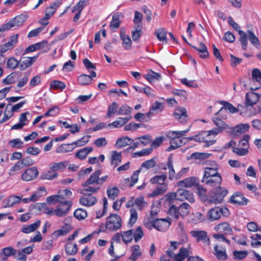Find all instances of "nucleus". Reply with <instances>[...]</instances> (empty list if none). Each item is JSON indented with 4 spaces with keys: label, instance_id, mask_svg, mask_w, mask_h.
Masks as SVG:
<instances>
[{
    "label": "nucleus",
    "instance_id": "obj_53",
    "mask_svg": "<svg viewBox=\"0 0 261 261\" xmlns=\"http://www.w3.org/2000/svg\"><path fill=\"white\" fill-rule=\"evenodd\" d=\"M91 185H92L82 186L83 188L81 190L80 193L82 194H87V192H89L91 194L92 193H96L99 190V187L92 186Z\"/></svg>",
    "mask_w": 261,
    "mask_h": 261
},
{
    "label": "nucleus",
    "instance_id": "obj_22",
    "mask_svg": "<svg viewBox=\"0 0 261 261\" xmlns=\"http://www.w3.org/2000/svg\"><path fill=\"white\" fill-rule=\"evenodd\" d=\"M101 170L98 169L95 171L85 182L83 183L82 186L99 185V177L101 174Z\"/></svg>",
    "mask_w": 261,
    "mask_h": 261
},
{
    "label": "nucleus",
    "instance_id": "obj_59",
    "mask_svg": "<svg viewBox=\"0 0 261 261\" xmlns=\"http://www.w3.org/2000/svg\"><path fill=\"white\" fill-rule=\"evenodd\" d=\"M118 105L116 102L114 101L109 105L107 117L108 118L111 117L113 115L117 112Z\"/></svg>",
    "mask_w": 261,
    "mask_h": 261
},
{
    "label": "nucleus",
    "instance_id": "obj_13",
    "mask_svg": "<svg viewBox=\"0 0 261 261\" xmlns=\"http://www.w3.org/2000/svg\"><path fill=\"white\" fill-rule=\"evenodd\" d=\"M249 200L240 192H237L230 198V202L237 205H245Z\"/></svg>",
    "mask_w": 261,
    "mask_h": 261
},
{
    "label": "nucleus",
    "instance_id": "obj_18",
    "mask_svg": "<svg viewBox=\"0 0 261 261\" xmlns=\"http://www.w3.org/2000/svg\"><path fill=\"white\" fill-rule=\"evenodd\" d=\"M81 197L79 202L81 204L85 206H91L96 203V198L91 194H85Z\"/></svg>",
    "mask_w": 261,
    "mask_h": 261
},
{
    "label": "nucleus",
    "instance_id": "obj_28",
    "mask_svg": "<svg viewBox=\"0 0 261 261\" xmlns=\"http://www.w3.org/2000/svg\"><path fill=\"white\" fill-rule=\"evenodd\" d=\"M195 50L198 51L200 58L202 59H206L209 57V53L205 44L202 42H200L198 47L192 46Z\"/></svg>",
    "mask_w": 261,
    "mask_h": 261
},
{
    "label": "nucleus",
    "instance_id": "obj_37",
    "mask_svg": "<svg viewBox=\"0 0 261 261\" xmlns=\"http://www.w3.org/2000/svg\"><path fill=\"white\" fill-rule=\"evenodd\" d=\"M188 256V250L187 248L182 247L180 248L177 254H174V256L170 258H173L176 261H182Z\"/></svg>",
    "mask_w": 261,
    "mask_h": 261
},
{
    "label": "nucleus",
    "instance_id": "obj_48",
    "mask_svg": "<svg viewBox=\"0 0 261 261\" xmlns=\"http://www.w3.org/2000/svg\"><path fill=\"white\" fill-rule=\"evenodd\" d=\"M132 253L129 259L133 261H135L142 254L140 246L138 245H134L132 247Z\"/></svg>",
    "mask_w": 261,
    "mask_h": 261
},
{
    "label": "nucleus",
    "instance_id": "obj_35",
    "mask_svg": "<svg viewBox=\"0 0 261 261\" xmlns=\"http://www.w3.org/2000/svg\"><path fill=\"white\" fill-rule=\"evenodd\" d=\"M120 37L122 40V46L126 50L130 49L132 43L130 37L128 35H125L124 31H120Z\"/></svg>",
    "mask_w": 261,
    "mask_h": 261
},
{
    "label": "nucleus",
    "instance_id": "obj_39",
    "mask_svg": "<svg viewBox=\"0 0 261 261\" xmlns=\"http://www.w3.org/2000/svg\"><path fill=\"white\" fill-rule=\"evenodd\" d=\"M112 165L114 167L118 166L121 162V153L117 151H113L111 158Z\"/></svg>",
    "mask_w": 261,
    "mask_h": 261
},
{
    "label": "nucleus",
    "instance_id": "obj_5",
    "mask_svg": "<svg viewBox=\"0 0 261 261\" xmlns=\"http://www.w3.org/2000/svg\"><path fill=\"white\" fill-rule=\"evenodd\" d=\"M214 195L208 197L207 201L208 203L218 204L222 202L224 197L228 194V190L224 188L218 187Z\"/></svg>",
    "mask_w": 261,
    "mask_h": 261
},
{
    "label": "nucleus",
    "instance_id": "obj_41",
    "mask_svg": "<svg viewBox=\"0 0 261 261\" xmlns=\"http://www.w3.org/2000/svg\"><path fill=\"white\" fill-rule=\"evenodd\" d=\"M93 151L92 147H85L80 149L75 154V156L80 160H83L85 159L88 154Z\"/></svg>",
    "mask_w": 261,
    "mask_h": 261
},
{
    "label": "nucleus",
    "instance_id": "obj_8",
    "mask_svg": "<svg viewBox=\"0 0 261 261\" xmlns=\"http://www.w3.org/2000/svg\"><path fill=\"white\" fill-rule=\"evenodd\" d=\"M212 136L208 131H204L200 133L198 135L194 136V141L198 142H205V146L208 147L213 145L216 140L211 139Z\"/></svg>",
    "mask_w": 261,
    "mask_h": 261
},
{
    "label": "nucleus",
    "instance_id": "obj_36",
    "mask_svg": "<svg viewBox=\"0 0 261 261\" xmlns=\"http://www.w3.org/2000/svg\"><path fill=\"white\" fill-rule=\"evenodd\" d=\"M163 105L158 101H155L150 108L149 111L146 115L150 117L154 114V112H160L163 109Z\"/></svg>",
    "mask_w": 261,
    "mask_h": 261
},
{
    "label": "nucleus",
    "instance_id": "obj_21",
    "mask_svg": "<svg viewBox=\"0 0 261 261\" xmlns=\"http://www.w3.org/2000/svg\"><path fill=\"white\" fill-rule=\"evenodd\" d=\"M214 229L220 233H224L226 235H230L232 233V230L230 225L227 222H223L216 225Z\"/></svg>",
    "mask_w": 261,
    "mask_h": 261
},
{
    "label": "nucleus",
    "instance_id": "obj_32",
    "mask_svg": "<svg viewBox=\"0 0 261 261\" xmlns=\"http://www.w3.org/2000/svg\"><path fill=\"white\" fill-rule=\"evenodd\" d=\"M41 221L39 220H37L34 223L27 226H23L21 228V232L24 233H30L35 231L40 226Z\"/></svg>",
    "mask_w": 261,
    "mask_h": 261
},
{
    "label": "nucleus",
    "instance_id": "obj_60",
    "mask_svg": "<svg viewBox=\"0 0 261 261\" xmlns=\"http://www.w3.org/2000/svg\"><path fill=\"white\" fill-rule=\"evenodd\" d=\"M133 236L135 242L139 241L144 236L141 227L138 226L135 229H133Z\"/></svg>",
    "mask_w": 261,
    "mask_h": 261
},
{
    "label": "nucleus",
    "instance_id": "obj_2",
    "mask_svg": "<svg viewBox=\"0 0 261 261\" xmlns=\"http://www.w3.org/2000/svg\"><path fill=\"white\" fill-rule=\"evenodd\" d=\"M167 178V175L163 174L160 175H155L150 179V182L152 184H158V186L152 192L151 194L152 196H156L166 192L168 184L165 182V181Z\"/></svg>",
    "mask_w": 261,
    "mask_h": 261
},
{
    "label": "nucleus",
    "instance_id": "obj_30",
    "mask_svg": "<svg viewBox=\"0 0 261 261\" xmlns=\"http://www.w3.org/2000/svg\"><path fill=\"white\" fill-rule=\"evenodd\" d=\"M178 184L181 186L187 188L198 186V180L194 177L185 178L184 180L179 181Z\"/></svg>",
    "mask_w": 261,
    "mask_h": 261
},
{
    "label": "nucleus",
    "instance_id": "obj_43",
    "mask_svg": "<svg viewBox=\"0 0 261 261\" xmlns=\"http://www.w3.org/2000/svg\"><path fill=\"white\" fill-rule=\"evenodd\" d=\"M252 79L257 83L258 86L256 87H250L252 91H254L258 89L260 87V81L261 80V71L257 68L254 69L252 71Z\"/></svg>",
    "mask_w": 261,
    "mask_h": 261
},
{
    "label": "nucleus",
    "instance_id": "obj_9",
    "mask_svg": "<svg viewBox=\"0 0 261 261\" xmlns=\"http://www.w3.org/2000/svg\"><path fill=\"white\" fill-rule=\"evenodd\" d=\"M61 4V2L59 1H56L54 3L51 4L49 6L46 8L45 10V16L43 18L39 20V22L41 24L44 25V26L48 24V22L46 21V22L44 23L43 22V20H48L54 14V13L56 12L57 8L59 7V6Z\"/></svg>",
    "mask_w": 261,
    "mask_h": 261
},
{
    "label": "nucleus",
    "instance_id": "obj_7",
    "mask_svg": "<svg viewBox=\"0 0 261 261\" xmlns=\"http://www.w3.org/2000/svg\"><path fill=\"white\" fill-rule=\"evenodd\" d=\"M212 120L215 125L217 126L209 130L210 133H211L213 136L215 137L218 134L221 133L225 129L227 131L228 130L229 126L224 121L215 117L212 118Z\"/></svg>",
    "mask_w": 261,
    "mask_h": 261
},
{
    "label": "nucleus",
    "instance_id": "obj_42",
    "mask_svg": "<svg viewBox=\"0 0 261 261\" xmlns=\"http://www.w3.org/2000/svg\"><path fill=\"white\" fill-rule=\"evenodd\" d=\"M64 248L65 252L68 255H74L78 250L77 245L72 243H66Z\"/></svg>",
    "mask_w": 261,
    "mask_h": 261
},
{
    "label": "nucleus",
    "instance_id": "obj_61",
    "mask_svg": "<svg viewBox=\"0 0 261 261\" xmlns=\"http://www.w3.org/2000/svg\"><path fill=\"white\" fill-rule=\"evenodd\" d=\"M129 212L130 218L128 221V224L132 227L137 221L138 215L136 210L134 208H131Z\"/></svg>",
    "mask_w": 261,
    "mask_h": 261
},
{
    "label": "nucleus",
    "instance_id": "obj_55",
    "mask_svg": "<svg viewBox=\"0 0 261 261\" xmlns=\"http://www.w3.org/2000/svg\"><path fill=\"white\" fill-rule=\"evenodd\" d=\"M135 30L132 32V36L134 41L139 40L142 34V27L136 24L134 26Z\"/></svg>",
    "mask_w": 261,
    "mask_h": 261
},
{
    "label": "nucleus",
    "instance_id": "obj_14",
    "mask_svg": "<svg viewBox=\"0 0 261 261\" xmlns=\"http://www.w3.org/2000/svg\"><path fill=\"white\" fill-rule=\"evenodd\" d=\"M201 182L211 187H219L222 182V177L218 176H214L212 177H203Z\"/></svg>",
    "mask_w": 261,
    "mask_h": 261
},
{
    "label": "nucleus",
    "instance_id": "obj_25",
    "mask_svg": "<svg viewBox=\"0 0 261 261\" xmlns=\"http://www.w3.org/2000/svg\"><path fill=\"white\" fill-rule=\"evenodd\" d=\"M173 115L180 122L184 123L187 117V111L185 108L178 107L175 109Z\"/></svg>",
    "mask_w": 261,
    "mask_h": 261
},
{
    "label": "nucleus",
    "instance_id": "obj_27",
    "mask_svg": "<svg viewBox=\"0 0 261 261\" xmlns=\"http://www.w3.org/2000/svg\"><path fill=\"white\" fill-rule=\"evenodd\" d=\"M218 169L217 165L213 162L212 167H206L204 169V173L203 177H213L214 176H221L220 174L217 172Z\"/></svg>",
    "mask_w": 261,
    "mask_h": 261
},
{
    "label": "nucleus",
    "instance_id": "obj_19",
    "mask_svg": "<svg viewBox=\"0 0 261 261\" xmlns=\"http://www.w3.org/2000/svg\"><path fill=\"white\" fill-rule=\"evenodd\" d=\"M90 75L82 74L77 77L78 83L82 86L89 85L92 83V78L96 76V73L94 71L90 72Z\"/></svg>",
    "mask_w": 261,
    "mask_h": 261
},
{
    "label": "nucleus",
    "instance_id": "obj_20",
    "mask_svg": "<svg viewBox=\"0 0 261 261\" xmlns=\"http://www.w3.org/2000/svg\"><path fill=\"white\" fill-rule=\"evenodd\" d=\"M38 56L33 57H22L19 61V68L21 70H25L31 66L33 63L36 60Z\"/></svg>",
    "mask_w": 261,
    "mask_h": 261
},
{
    "label": "nucleus",
    "instance_id": "obj_47",
    "mask_svg": "<svg viewBox=\"0 0 261 261\" xmlns=\"http://www.w3.org/2000/svg\"><path fill=\"white\" fill-rule=\"evenodd\" d=\"M120 190L117 187H108L107 193L109 199L114 200L118 195Z\"/></svg>",
    "mask_w": 261,
    "mask_h": 261
},
{
    "label": "nucleus",
    "instance_id": "obj_24",
    "mask_svg": "<svg viewBox=\"0 0 261 261\" xmlns=\"http://www.w3.org/2000/svg\"><path fill=\"white\" fill-rule=\"evenodd\" d=\"M24 22L23 17L21 15H18L14 18L11 19L8 22L6 23V25L8 29L10 30L11 28L18 27L21 25Z\"/></svg>",
    "mask_w": 261,
    "mask_h": 261
},
{
    "label": "nucleus",
    "instance_id": "obj_31",
    "mask_svg": "<svg viewBox=\"0 0 261 261\" xmlns=\"http://www.w3.org/2000/svg\"><path fill=\"white\" fill-rule=\"evenodd\" d=\"M133 142V140L128 137L124 136L117 139L115 145L117 148H121L126 146L130 145Z\"/></svg>",
    "mask_w": 261,
    "mask_h": 261
},
{
    "label": "nucleus",
    "instance_id": "obj_58",
    "mask_svg": "<svg viewBox=\"0 0 261 261\" xmlns=\"http://www.w3.org/2000/svg\"><path fill=\"white\" fill-rule=\"evenodd\" d=\"M210 155V154L207 153L194 152L192 153L190 156L188 157L187 159L203 160L208 158Z\"/></svg>",
    "mask_w": 261,
    "mask_h": 261
},
{
    "label": "nucleus",
    "instance_id": "obj_16",
    "mask_svg": "<svg viewBox=\"0 0 261 261\" xmlns=\"http://www.w3.org/2000/svg\"><path fill=\"white\" fill-rule=\"evenodd\" d=\"M220 103L222 104L224 107H222L218 112L215 114L216 116L218 115V114L221 112L223 111V110H228L232 113H234L237 112H240V114L242 115L243 113L242 109H245V107L240 105H239L237 108H236L230 103L225 101H221Z\"/></svg>",
    "mask_w": 261,
    "mask_h": 261
},
{
    "label": "nucleus",
    "instance_id": "obj_11",
    "mask_svg": "<svg viewBox=\"0 0 261 261\" xmlns=\"http://www.w3.org/2000/svg\"><path fill=\"white\" fill-rule=\"evenodd\" d=\"M39 174V171L36 167L29 168L25 170L21 175V179L26 181H29L36 178Z\"/></svg>",
    "mask_w": 261,
    "mask_h": 261
},
{
    "label": "nucleus",
    "instance_id": "obj_51",
    "mask_svg": "<svg viewBox=\"0 0 261 261\" xmlns=\"http://www.w3.org/2000/svg\"><path fill=\"white\" fill-rule=\"evenodd\" d=\"M135 205L137 209L139 211H142L147 206V203L145 202L144 197H139L135 199Z\"/></svg>",
    "mask_w": 261,
    "mask_h": 261
},
{
    "label": "nucleus",
    "instance_id": "obj_6",
    "mask_svg": "<svg viewBox=\"0 0 261 261\" xmlns=\"http://www.w3.org/2000/svg\"><path fill=\"white\" fill-rule=\"evenodd\" d=\"M72 202L70 200H67L65 198L58 204L56 207V216L59 217H63L67 215L69 212Z\"/></svg>",
    "mask_w": 261,
    "mask_h": 261
},
{
    "label": "nucleus",
    "instance_id": "obj_49",
    "mask_svg": "<svg viewBox=\"0 0 261 261\" xmlns=\"http://www.w3.org/2000/svg\"><path fill=\"white\" fill-rule=\"evenodd\" d=\"M66 166L65 162L54 163L50 165L49 169L57 173V171L64 170Z\"/></svg>",
    "mask_w": 261,
    "mask_h": 261
},
{
    "label": "nucleus",
    "instance_id": "obj_23",
    "mask_svg": "<svg viewBox=\"0 0 261 261\" xmlns=\"http://www.w3.org/2000/svg\"><path fill=\"white\" fill-rule=\"evenodd\" d=\"M259 95L252 91L247 93L245 96L246 106H252L259 100Z\"/></svg>",
    "mask_w": 261,
    "mask_h": 261
},
{
    "label": "nucleus",
    "instance_id": "obj_40",
    "mask_svg": "<svg viewBox=\"0 0 261 261\" xmlns=\"http://www.w3.org/2000/svg\"><path fill=\"white\" fill-rule=\"evenodd\" d=\"M75 146L73 142L70 144H62L58 146L56 149L57 153H65L72 151Z\"/></svg>",
    "mask_w": 261,
    "mask_h": 261
},
{
    "label": "nucleus",
    "instance_id": "obj_50",
    "mask_svg": "<svg viewBox=\"0 0 261 261\" xmlns=\"http://www.w3.org/2000/svg\"><path fill=\"white\" fill-rule=\"evenodd\" d=\"M121 232L122 235V241L125 244H127L132 241L133 239V229H130Z\"/></svg>",
    "mask_w": 261,
    "mask_h": 261
},
{
    "label": "nucleus",
    "instance_id": "obj_54",
    "mask_svg": "<svg viewBox=\"0 0 261 261\" xmlns=\"http://www.w3.org/2000/svg\"><path fill=\"white\" fill-rule=\"evenodd\" d=\"M146 79L150 83H152L155 80L160 81L162 79L161 75L159 73L151 70V73L146 74L145 75Z\"/></svg>",
    "mask_w": 261,
    "mask_h": 261
},
{
    "label": "nucleus",
    "instance_id": "obj_33",
    "mask_svg": "<svg viewBox=\"0 0 261 261\" xmlns=\"http://www.w3.org/2000/svg\"><path fill=\"white\" fill-rule=\"evenodd\" d=\"M72 227L69 224H65L61 229L57 230L53 232V235L58 238L61 236L66 235L70 230L72 229Z\"/></svg>",
    "mask_w": 261,
    "mask_h": 261
},
{
    "label": "nucleus",
    "instance_id": "obj_63",
    "mask_svg": "<svg viewBox=\"0 0 261 261\" xmlns=\"http://www.w3.org/2000/svg\"><path fill=\"white\" fill-rule=\"evenodd\" d=\"M7 67L11 69H15L17 67H19V61L17 60L15 58L11 57L7 61Z\"/></svg>",
    "mask_w": 261,
    "mask_h": 261
},
{
    "label": "nucleus",
    "instance_id": "obj_26",
    "mask_svg": "<svg viewBox=\"0 0 261 261\" xmlns=\"http://www.w3.org/2000/svg\"><path fill=\"white\" fill-rule=\"evenodd\" d=\"M21 199V197L15 195H11L8 197L4 202V207H12L16 204L18 203Z\"/></svg>",
    "mask_w": 261,
    "mask_h": 261
},
{
    "label": "nucleus",
    "instance_id": "obj_57",
    "mask_svg": "<svg viewBox=\"0 0 261 261\" xmlns=\"http://www.w3.org/2000/svg\"><path fill=\"white\" fill-rule=\"evenodd\" d=\"M58 175V173H55L54 171L50 169L47 171L43 173L41 175V178L42 179L52 180L56 178Z\"/></svg>",
    "mask_w": 261,
    "mask_h": 261
},
{
    "label": "nucleus",
    "instance_id": "obj_56",
    "mask_svg": "<svg viewBox=\"0 0 261 261\" xmlns=\"http://www.w3.org/2000/svg\"><path fill=\"white\" fill-rule=\"evenodd\" d=\"M249 41L256 47H258L259 45V41L258 38L255 35L253 32L248 30L247 32Z\"/></svg>",
    "mask_w": 261,
    "mask_h": 261
},
{
    "label": "nucleus",
    "instance_id": "obj_1",
    "mask_svg": "<svg viewBox=\"0 0 261 261\" xmlns=\"http://www.w3.org/2000/svg\"><path fill=\"white\" fill-rule=\"evenodd\" d=\"M190 130V128L182 131H170L168 136L170 138V146L168 148V151H170L181 146L186 143L185 139L182 138Z\"/></svg>",
    "mask_w": 261,
    "mask_h": 261
},
{
    "label": "nucleus",
    "instance_id": "obj_64",
    "mask_svg": "<svg viewBox=\"0 0 261 261\" xmlns=\"http://www.w3.org/2000/svg\"><path fill=\"white\" fill-rule=\"evenodd\" d=\"M74 216L78 220H83L87 217V213L83 208H78L74 211Z\"/></svg>",
    "mask_w": 261,
    "mask_h": 261
},
{
    "label": "nucleus",
    "instance_id": "obj_46",
    "mask_svg": "<svg viewBox=\"0 0 261 261\" xmlns=\"http://www.w3.org/2000/svg\"><path fill=\"white\" fill-rule=\"evenodd\" d=\"M15 253V250L12 247H8L2 249L0 253L1 256L3 259H5L7 257L14 255Z\"/></svg>",
    "mask_w": 261,
    "mask_h": 261
},
{
    "label": "nucleus",
    "instance_id": "obj_52",
    "mask_svg": "<svg viewBox=\"0 0 261 261\" xmlns=\"http://www.w3.org/2000/svg\"><path fill=\"white\" fill-rule=\"evenodd\" d=\"M170 245L168 250L166 251V254L168 257H171L174 256L175 253L173 251L177 249L180 243L176 241H170Z\"/></svg>",
    "mask_w": 261,
    "mask_h": 261
},
{
    "label": "nucleus",
    "instance_id": "obj_29",
    "mask_svg": "<svg viewBox=\"0 0 261 261\" xmlns=\"http://www.w3.org/2000/svg\"><path fill=\"white\" fill-rule=\"evenodd\" d=\"M131 119V116L126 117L125 118L118 117L115 121L108 124V126L113 127L114 128H119L123 126L127 123Z\"/></svg>",
    "mask_w": 261,
    "mask_h": 261
},
{
    "label": "nucleus",
    "instance_id": "obj_45",
    "mask_svg": "<svg viewBox=\"0 0 261 261\" xmlns=\"http://www.w3.org/2000/svg\"><path fill=\"white\" fill-rule=\"evenodd\" d=\"M154 35L157 38L163 43H167V32L163 28H160L158 29L154 33Z\"/></svg>",
    "mask_w": 261,
    "mask_h": 261
},
{
    "label": "nucleus",
    "instance_id": "obj_12",
    "mask_svg": "<svg viewBox=\"0 0 261 261\" xmlns=\"http://www.w3.org/2000/svg\"><path fill=\"white\" fill-rule=\"evenodd\" d=\"M249 128V124L247 123H241L234 127L229 126L228 130H227V133L230 134L232 136H238L247 132Z\"/></svg>",
    "mask_w": 261,
    "mask_h": 261
},
{
    "label": "nucleus",
    "instance_id": "obj_15",
    "mask_svg": "<svg viewBox=\"0 0 261 261\" xmlns=\"http://www.w3.org/2000/svg\"><path fill=\"white\" fill-rule=\"evenodd\" d=\"M176 194L177 195V200L182 201L187 200L191 203H194L195 202L193 194L188 190L179 189L176 192Z\"/></svg>",
    "mask_w": 261,
    "mask_h": 261
},
{
    "label": "nucleus",
    "instance_id": "obj_34",
    "mask_svg": "<svg viewBox=\"0 0 261 261\" xmlns=\"http://www.w3.org/2000/svg\"><path fill=\"white\" fill-rule=\"evenodd\" d=\"M177 208L180 217L183 219L190 213L191 206L190 204L187 202L182 203L177 207Z\"/></svg>",
    "mask_w": 261,
    "mask_h": 261
},
{
    "label": "nucleus",
    "instance_id": "obj_38",
    "mask_svg": "<svg viewBox=\"0 0 261 261\" xmlns=\"http://www.w3.org/2000/svg\"><path fill=\"white\" fill-rule=\"evenodd\" d=\"M167 166L169 169V179L170 180H174L176 173L173 165V160L172 155H170L168 158Z\"/></svg>",
    "mask_w": 261,
    "mask_h": 261
},
{
    "label": "nucleus",
    "instance_id": "obj_10",
    "mask_svg": "<svg viewBox=\"0 0 261 261\" xmlns=\"http://www.w3.org/2000/svg\"><path fill=\"white\" fill-rule=\"evenodd\" d=\"M190 234L197 242L201 241L206 245L210 244V239L205 231L195 230L191 231Z\"/></svg>",
    "mask_w": 261,
    "mask_h": 261
},
{
    "label": "nucleus",
    "instance_id": "obj_62",
    "mask_svg": "<svg viewBox=\"0 0 261 261\" xmlns=\"http://www.w3.org/2000/svg\"><path fill=\"white\" fill-rule=\"evenodd\" d=\"M120 20L119 16L117 14H114L112 16V20L110 23V27L111 29H117L120 27Z\"/></svg>",
    "mask_w": 261,
    "mask_h": 261
},
{
    "label": "nucleus",
    "instance_id": "obj_3",
    "mask_svg": "<svg viewBox=\"0 0 261 261\" xmlns=\"http://www.w3.org/2000/svg\"><path fill=\"white\" fill-rule=\"evenodd\" d=\"M228 209L225 206H215L211 208L207 213V219L210 222L219 220L222 216L227 217L229 216Z\"/></svg>",
    "mask_w": 261,
    "mask_h": 261
},
{
    "label": "nucleus",
    "instance_id": "obj_44",
    "mask_svg": "<svg viewBox=\"0 0 261 261\" xmlns=\"http://www.w3.org/2000/svg\"><path fill=\"white\" fill-rule=\"evenodd\" d=\"M65 198L61 194H57L50 196L46 198V201L49 204H55L56 203L59 204Z\"/></svg>",
    "mask_w": 261,
    "mask_h": 261
},
{
    "label": "nucleus",
    "instance_id": "obj_17",
    "mask_svg": "<svg viewBox=\"0 0 261 261\" xmlns=\"http://www.w3.org/2000/svg\"><path fill=\"white\" fill-rule=\"evenodd\" d=\"M151 225L159 231H165L170 225V222L166 219H159L153 221Z\"/></svg>",
    "mask_w": 261,
    "mask_h": 261
},
{
    "label": "nucleus",
    "instance_id": "obj_4",
    "mask_svg": "<svg viewBox=\"0 0 261 261\" xmlns=\"http://www.w3.org/2000/svg\"><path fill=\"white\" fill-rule=\"evenodd\" d=\"M121 217L117 214H111L107 219L105 227L107 229L114 231L119 229L121 227Z\"/></svg>",
    "mask_w": 261,
    "mask_h": 261
}]
</instances>
